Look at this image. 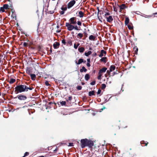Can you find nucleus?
<instances>
[{
  "label": "nucleus",
  "instance_id": "nucleus-1",
  "mask_svg": "<svg viewBox=\"0 0 157 157\" xmlns=\"http://www.w3.org/2000/svg\"><path fill=\"white\" fill-rule=\"evenodd\" d=\"M33 88L32 86L29 87L25 85H17L15 88L14 92L16 94L25 91H27L28 90H32Z\"/></svg>",
  "mask_w": 157,
  "mask_h": 157
},
{
  "label": "nucleus",
  "instance_id": "nucleus-2",
  "mask_svg": "<svg viewBox=\"0 0 157 157\" xmlns=\"http://www.w3.org/2000/svg\"><path fill=\"white\" fill-rule=\"evenodd\" d=\"M80 144L82 148H83L86 147H88L89 148H92L94 145V143L91 140L86 138L80 140Z\"/></svg>",
  "mask_w": 157,
  "mask_h": 157
},
{
  "label": "nucleus",
  "instance_id": "nucleus-3",
  "mask_svg": "<svg viewBox=\"0 0 157 157\" xmlns=\"http://www.w3.org/2000/svg\"><path fill=\"white\" fill-rule=\"evenodd\" d=\"M66 26L67 27V29L69 31H71L74 29V26L69 23H66Z\"/></svg>",
  "mask_w": 157,
  "mask_h": 157
},
{
  "label": "nucleus",
  "instance_id": "nucleus-4",
  "mask_svg": "<svg viewBox=\"0 0 157 157\" xmlns=\"http://www.w3.org/2000/svg\"><path fill=\"white\" fill-rule=\"evenodd\" d=\"M76 1L75 0H73L70 2L67 5V8L70 9L72 7L75 3Z\"/></svg>",
  "mask_w": 157,
  "mask_h": 157
},
{
  "label": "nucleus",
  "instance_id": "nucleus-5",
  "mask_svg": "<svg viewBox=\"0 0 157 157\" xmlns=\"http://www.w3.org/2000/svg\"><path fill=\"white\" fill-rule=\"evenodd\" d=\"M17 98L20 100H25L27 99V97L25 95H19L17 96Z\"/></svg>",
  "mask_w": 157,
  "mask_h": 157
},
{
  "label": "nucleus",
  "instance_id": "nucleus-6",
  "mask_svg": "<svg viewBox=\"0 0 157 157\" xmlns=\"http://www.w3.org/2000/svg\"><path fill=\"white\" fill-rule=\"evenodd\" d=\"M70 23L75 25L76 23V17H73L71 18L70 19Z\"/></svg>",
  "mask_w": 157,
  "mask_h": 157
},
{
  "label": "nucleus",
  "instance_id": "nucleus-7",
  "mask_svg": "<svg viewBox=\"0 0 157 157\" xmlns=\"http://www.w3.org/2000/svg\"><path fill=\"white\" fill-rule=\"evenodd\" d=\"M106 18L107 21L109 23H111L113 20V18L111 16H110L109 17H106Z\"/></svg>",
  "mask_w": 157,
  "mask_h": 157
},
{
  "label": "nucleus",
  "instance_id": "nucleus-8",
  "mask_svg": "<svg viewBox=\"0 0 157 157\" xmlns=\"http://www.w3.org/2000/svg\"><path fill=\"white\" fill-rule=\"evenodd\" d=\"M120 7V12H121L122 10L124 9L127 8L125 4H122L121 5L119 6Z\"/></svg>",
  "mask_w": 157,
  "mask_h": 157
},
{
  "label": "nucleus",
  "instance_id": "nucleus-9",
  "mask_svg": "<svg viewBox=\"0 0 157 157\" xmlns=\"http://www.w3.org/2000/svg\"><path fill=\"white\" fill-rule=\"evenodd\" d=\"M107 68L105 67H104L102 68L98 72V73L101 74L102 75V74L105 72L107 70Z\"/></svg>",
  "mask_w": 157,
  "mask_h": 157
},
{
  "label": "nucleus",
  "instance_id": "nucleus-10",
  "mask_svg": "<svg viewBox=\"0 0 157 157\" xmlns=\"http://www.w3.org/2000/svg\"><path fill=\"white\" fill-rule=\"evenodd\" d=\"M53 46L54 49H57L59 48V43L58 42H55L53 44Z\"/></svg>",
  "mask_w": 157,
  "mask_h": 157
},
{
  "label": "nucleus",
  "instance_id": "nucleus-11",
  "mask_svg": "<svg viewBox=\"0 0 157 157\" xmlns=\"http://www.w3.org/2000/svg\"><path fill=\"white\" fill-rule=\"evenodd\" d=\"M106 54V51H105L104 50H101V52L100 54L99 55V57H101L103 56V54Z\"/></svg>",
  "mask_w": 157,
  "mask_h": 157
},
{
  "label": "nucleus",
  "instance_id": "nucleus-12",
  "mask_svg": "<svg viewBox=\"0 0 157 157\" xmlns=\"http://www.w3.org/2000/svg\"><path fill=\"white\" fill-rule=\"evenodd\" d=\"M83 62V59L82 58L78 60V62H77L76 60H75V62L76 63V64L79 65L82 63Z\"/></svg>",
  "mask_w": 157,
  "mask_h": 157
},
{
  "label": "nucleus",
  "instance_id": "nucleus-13",
  "mask_svg": "<svg viewBox=\"0 0 157 157\" xmlns=\"http://www.w3.org/2000/svg\"><path fill=\"white\" fill-rule=\"evenodd\" d=\"M107 58L106 57H102L100 59L101 62H103L105 63L107 61Z\"/></svg>",
  "mask_w": 157,
  "mask_h": 157
},
{
  "label": "nucleus",
  "instance_id": "nucleus-14",
  "mask_svg": "<svg viewBox=\"0 0 157 157\" xmlns=\"http://www.w3.org/2000/svg\"><path fill=\"white\" fill-rule=\"evenodd\" d=\"M72 99V96H70L69 97L68 99H67L66 101L67 104H70L71 103V100Z\"/></svg>",
  "mask_w": 157,
  "mask_h": 157
},
{
  "label": "nucleus",
  "instance_id": "nucleus-15",
  "mask_svg": "<svg viewBox=\"0 0 157 157\" xmlns=\"http://www.w3.org/2000/svg\"><path fill=\"white\" fill-rule=\"evenodd\" d=\"M79 15L78 16L80 18H82L84 17V13L82 11H79L78 12Z\"/></svg>",
  "mask_w": 157,
  "mask_h": 157
},
{
  "label": "nucleus",
  "instance_id": "nucleus-16",
  "mask_svg": "<svg viewBox=\"0 0 157 157\" xmlns=\"http://www.w3.org/2000/svg\"><path fill=\"white\" fill-rule=\"evenodd\" d=\"M30 76L31 78V79L33 80H35L36 78V75L34 74H30Z\"/></svg>",
  "mask_w": 157,
  "mask_h": 157
},
{
  "label": "nucleus",
  "instance_id": "nucleus-17",
  "mask_svg": "<svg viewBox=\"0 0 157 157\" xmlns=\"http://www.w3.org/2000/svg\"><path fill=\"white\" fill-rule=\"evenodd\" d=\"M87 71L86 69L85 68V67L83 66L82 67V68L80 69V72L82 73L83 72H86Z\"/></svg>",
  "mask_w": 157,
  "mask_h": 157
},
{
  "label": "nucleus",
  "instance_id": "nucleus-18",
  "mask_svg": "<svg viewBox=\"0 0 157 157\" xmlns=\"http://www.w3.org/2000/svg\"><path fill=\"white\" fill-rule=\"evenodd\" d=\"M93 95L95 96L94 91L93 90L90 91L89 92V96H91Z\"/></svg>",
  "mask_w": 157,
  "mask_h": 157
},
{
  "label": "nucleus",
  "instance_id": "nucleus-19",
  "mask_svg": "<svg viewBox=\"0 0 157 157\" xmlns=\"http://www.w3.org/2000/svg\"><path fill=\"white\" fill-rule=\"evenodd\" d=\"M116 67L114 65H112L110 66L109 68L110 71H112L113 70H115Z\"/></svg>",
  "mask_w": 157,
  "mask_h": 157
},
{
  "label": "nucleus",
  "instance_id": "nucleus-20",
  "mask_svg": "<svg viewBox=\"0 0 157 157\" xmlns=\"http://www.w3.org/2000/svg\"><path fill=\"white\" fill-rule=\"evenodd\" d=\"M84 50H85V49L83 47H81L80 48L79 47L78 48V51L81 53L83 52H84Z\"/></svg>",
  "mask_w": 157,
  "mask_h": 157
},
{
  "label": "nucleus",
  "instance_id": "nucleus-21",
  "mask_svg": "<svg viewBox=\"0 0 157 157\" xmlns=\"http://www.w3.org/2000/svg\"><path fill=\"white\" fill-rule=\"evenodd\" d=\"M90 78V76L89 74H86L85 76V79L86 81H88Z\"/></svg>",
  "mask_w": 157,
  "mask_h": 157
},
{
  "label": "nucleus",
  "instance_id": "nucleus-22",
  "mask_svg": "<svg viewBox=\"0 0 157 157\" xmlns=\"http://www.w3.org/2000/svg\"><path fill=\"white\" fill-rule=\"evenodd\" d=\"M129 21V19L128 17H126L125 21V25H127L128 24Z\"/></svg>",
  "mask_w": 157,
  "mask_h": 157
},
{
  "label": "nucleus",
  "instance_id": "nucleus-23",
  "mask_svg": "<svg viewBox=\"0 0 157 157\" xmlns=\"http://www.w3.org/2000/svg\"><path fill=\"white\" fill-rule=\"evenodd\" d=\"M89 39L90 40H94L95 39V37L93 35H91L89 36Z\"/></svg>",
  "mask_w": 157,
  "mask_h": 157
},
{
  "label": "nucleus",
  "instance_id": "nucleus-24",
  "mask_svg": "<svg viewBox=\"0 0 157 157\" xmlns=\"http://www.w3.org/2000/svg\"><path fill=\"white\" fill-rule=\"evenodd\" d=\"M83 37V34L82 33H79L77 35V38L79 39H81Z\"/></svg>",
  "mask_w": 157,
  "mask_h": 157
},
{
  "label": "nucleus",
  "instance_id": "nucleus-25",
  "mask_svg": "<svg viewBox=\"0 0 157 157\" xmlns=\"http://www.w3.org/2000/svg\"><path fill=\"white\" fill-rule=\"evenodd\" d=\"M128 29L129 30H132L133 29V26L132 24H128L127 25Z\"/></svg>",
  "mask_w": 157,
  "mask_h": 157
},
{
  "label": "nucleus",
  "instance_id": "nucleus-26",
  "mask_svg": "<svg viewBox=\"0 0 157 157\" xmlns=\"http://www.w3.org/2000/svg\"><path fill=\"white\" fill-rule=\"evenodd\" d=\"M92 53V52L91 51H89L88 52H85L84 53V55L86 56H88L89 55H90Z\"/></svg>",
  "mask_w": 157,
  "mask_h": 157
},
{
  "label": "nucleus",
  "instance_id": "nucleus-27",
  "mask_svg": "<svg viewBox=\"0 0 157 157\" xmlns=\"http://www.w3.org/2000/svg\"><path fill=\"white\" fill-rule=\"evenodd\" d=\"M16 81L15 79L13 78H11L9 81V83L10 84H12L13 83H14Z\"/></svg>",
  "mask_w": 157,
  "mask_h": 157
},
{
  "label": "nucleus",
  "instance_id": "nucleus-28",
  "mask_svg": "<svg viewBox=\"0 0 157 157\" xmlns=\"http://www.w3.org/2000/svg\"><path fill=\"white\" fill-rule=\"evenodd\" d=\"M31 70H30V69L29 68H28V67H27V69H26V72L29 75H30V74H31Z\"/></svg>",
  "mask_w": 157,
  "mask_h": 157
},
{
  "label": "nucleus",
  "instance_id": "nucleus-29",
  "mask_svg": "<svg viewBox=\"0 0 157 157\" xmlns=\"http://www.w3.org/2000/svg\"><path fill=\"white\" fill-rule=\"evenodd\" d=\"M133 50L134 51L135 53L136 54H137V52L138 51V48L136 46L134 48Z\"/></svg>",
  "mask_w": 157,
  "mask_h": 157
},
{
  "label": "nucleus",
  "instance_id": "nucleus-30",
  "mask_svg": "<svg viewBox=\"0 0 157 157\" xmlns=\"http://www.w3.org/2000/svg\"><path fill=\"white\" fill-rule=\"evenodd\" d=\"M81 27L80 26L78 27L77 26H74V29H75L77 30H79L80 29Z\"/></svg>",
  "mask_w": 157,
  "mask_h": 157
},
{
  "label": "nucleus",
  "instance_id": "nucleus-31",
  "mask_svg": "<svg viewBox=\"0 0 157 157\" xmlns=\"http://www.w3.org/2000/svg\"><path fill=\"white\" fill-rule=\"evenodd\" d=\"M9 6L8 5V4H5L3 5V7L5 9H9Z\"/></svg>",
  "mask_w": 157,
  "mask_h": 157
},
{
  "label": "nucleus",
  "instance_id": "nucleus-32",
  "mask_svg": "<svg viewBox=\"0 0 157 157\" xmlns=\"http://www.w3.org/2000/svg\"><path fill=\"white\" fill-rule=\"evenodd\" d=\"M106 87V85L105 84H101V89L102 90H104L105 89Z\"/></svg>",
  "mask_w": 157,
  "mask_h": 157
},
{
  "label": "nucleus",
  "instance_id": "nucleus-33",
  "mask_svg": "<svg viewBox=\"0 0 157 157\" xmlns=\"http://www.w3.org/2000/svg\"><path fill=\"white\" fill-rule=\"evenodd\" d=\"M67 43L70 46L72 45V42L71 40L67 41Z\"/></svg>",
  "mask_w": 157,
  "mask_h": 157
},
{
  "label": "nucleus",
  "instance_id": "nucleus-34",
  "mask_svg": "<svg viewBox=\"0 0 157 157\" xmlns=\"http://www.w3.org/2000/svg\"><path fill=\"white\" fill-rule=\"evenodd\" d=\"M98 79L100 80L101 79V76L102 75V74L98 73Z\"/></svg>",
  "mask_w": 157,
  "mask_h": 157
},
{
  "label": "nucleus",
  "instance_id": "nucleus-35",
  "mask_svg": "<svg viewBox=\"0 0 157 157\" xmlns=\"http://www.w3.org/2000/svg\"><path fill=\"white\" fill-rule=\"evenodd\" d=\"M60 103L62 105H65L66 104V102L65 101H62L60 102Z\"/></svg>",
  "mask_w": 157,
  "mask_h": 157
},
{
  "label": "nucleus",
  "instance_id": "nucleus-36",
  "mask_svg": "<svg viewBox=\"0 0 157 157\" xmlns=\"http://www.w3.org/2000/svg\"><path fill=\"white\" fill-rule=\"evenodd\" d=\"M79 45V43H78L77 44V45H76V44H74V48L75 49H77L78 48V46Z\"/></svg>",
  "mask_w": 157,
  "mask_h": 157
},
{
  "label": "nucleus",
  "instance_id": "nucleus-37",
  "mask_svg": "<svg viewBox=\"0 0 157 157\" xmlns=\"http://www.w3.org/2000/svg\"><path fill=\"white\" fill-rule=\"evenodd\" d=\"M148 143H145V142L144 141H142L140 142L141 144H145V145L146 146H147V145Z\"/></svg>",
  "mask_w": 157,
  "mask_h": 157
},
{
  "label": "nucleus",
  "instance_id": "nucleus-38",
  "mask_svg": "<svg viewBox=\"0 0 157 157\" xmlns=\"http://www.w3.org/2000/svg\"><path fill=\"white\" fill-rule=\"evenodd\" d=\"M82 87L81 86H78L77 87V89L78 90H80L82 89Z\"/></svg>",
  "mask_w": 157,
  "mask_h": 157
},
{
  "label": "nucleus",
  "instance_id": "nucleus-39",
  "mask_svg": "<svg viewBox=\"0 0 157 157\" xmlns=\"http://www.w3.org/2000/svg\"><path fill=\"white\" fill-rule=\"evenodd\" d=\"M0 11H2V12H4L5 11V9L3 7H0Z\"/></svg>",
  "mask_w": 157,
  "mask_h": 157
},
{
  "label": "nucleus",
  "instance_id": "nucleus-40",
  "mask_svg": "<svg viewBox=\"0 0 157 157\" xmlns=\"http://www.w3.org/2000/svg\"><path fill=\"white\" fill-rule=\"evenodd\" d=\"M67 7H62L61 8V9L63 10V11H66L67 10Z\"/></svg>",
  "mask_w": 157,
  "mask_h": 157
},
{
  "label": "nucleus",
  "instance_id": "nucleus-41",
  "mask_svg": "<svg viewBox=\"0 0 157 157\" xmlns=\"http://www.w3.org/2000/svg\"><path fill=\"white\" fill-rule=\"evenodd\" d=\"M23 46L24 47H27L28 46V44L26 42H24L23 43Z\"/></svg>",
  "mask_w": 157,
  "mask_h": 157
},
{
  "label": "nucleus",
  "instance_id": "nucleus-42",
  "mask_svg": "<svg viewBox=\"0 0 157 157\" xmlns=\"http://www.w3.org/2000/svg\"><path fill=\"white\" fill-rule=\"evenodd\" d=\"M95 82H96L95 81H92V82H91L90 83V85H94L95 84Z\"/></svg>",
  "mask_w": 157,
  "mask_h": 157
},
{
  "label": "nucleus",
  "instance_id": "nucleus-43",
  "mask_svg": "<svg viewBox=\"0 0 157 157\" xmlns=\"http://www.w3.org/2000/svg\"><path fill=\"white\" fill-rule=\"evenodd\" d=\"M45 84L46 86H49L50 85V84H49L48 82V81H46L45 82Z\"/></svg>",
  "mask_w": 157,
  "mask_h": 157
},
{
  "label": "nucleus",
  "instance_id": "nucleus-44",
  "mask_svg": "<svg viewBox=\"0 0 157 157\" xmlns=\"http://www.w3.org/2000/svg\"><path fill=\"white\" fill-rule=\"evenodd\" d=\"M62 43L65 45L66 44V40L64 39H63L62 41Z\"/></svg>",
  "mask_w": 157,
  "mask_h": 157
},
{
  "label": "nucleus",
  "instance_id": "nucleus-45",
  "mask_svg": "<svg viewBox=\"0 0 157 157\" xmlns=\"http://www.w3.org/2000/svg\"><path fill=\"white\" fill-rule=\"evenodd\" d=\"M110 72L111 71H110V70L109 71L107 70V73L108 74V75H109V77H110Z\"/></svg>",
  "mask_w": 157,
  "mask_h": 157
},
{
  "label": "nucleus",
  "instance_id": "nucleus-46",
  "mask_svg": "<svg viewBox=\"0 0 157 157\" xmlns=\"http://www.w3.org/2000/svg\"><path fill=\"white\" fill-rule=\"evenodd\" d=\"M77 24L79 26H81L82 25V23L79 21L77 22Z\"/></svg>",
  "mask_w": 157,
  "mask_h": 157
},
{
  "label": "nucleus",
  "instance_id": "nucleus-47",
  "mask_svg": "<svg viewBox=\"0 0 157 157\" xmlns=\"http://www.w3.org/2000/svg\"><path fill=\"white\" fill-rule=\"evenodd\" d=\"M29 153L28 152H26L25 153V154H24V157H23L28 155H29Z\"/></svg>",
  "mask_w": 157,
  "mask_h": 157
},
{
  "label": "nucleus",
  "instance_id": "nucleus-48",
  "mask_svg": "<svg viewBox=\"0 0 157 157\" xmlns=\"http://www.w3.org/2000/svg\"><path fill=\"white\" fill-rule=\"evenodd\" d=\"M113 7L114 11L116 12H117V9L114 6H113Z\"/></svg>",
  "mask_w": 157,
  "mask_h": 157
},
{
  "label": "nucleus",
  "instance_id": "nucleus-49",
  "mask_svg": "<svg viewBox=\"0 0 157 157\" xmlns=\"http://www.w3.org/2000/svg\"><path fill=\"white\" fill-rule=\"evenodd\" d=\"M101 90L100 89H98L97 92V94H99L101 93Z\"/></svg>",
  "mask_w": 157,
  "mask_h": 157
},
{
  "label": "nucleus",
  "instance_id": "nucleus-50",
  "mask_svg": "<svg viewBox=\"0 0 157 157\" xmlns=\"http://www.w3.org/2000/svg\"><path fill=\"white\" fill-rule=\"evenodd\" d=\"M83 33H84V36H86V37H87V33L86 32H84Z\"/></svg>",
  "mask_w": 157,
  "mask_h": 157
},
{
  "label": "nucleus",
  "instance_id": "nucleus-51",
  "mask_svg": "<svg viewBox=\"0 0 157 157\" xmlns=\"http://www.w3.org/2000/svg\"><path fill=\"white\" fill-rule=\"evenodd\" d=\"M110 14V13H106L105 14V16L106 17H107V16L109 15Z\"/></svg>",
  "mask_w": 157,
  "mask_h": 157
},
{
  "label": "nucleus",
  "instance_id": "nucleus-52",
  "mask_svg": "<svg viewBox=\"0 0 157 157\" xmlns=\"http://www.w3.org/2000/svg\"><path fill=\"white\" fill-rule=\"evenodd\" d=\"M64 11H60V13L61 15H63V14H64Z\"/></svg>",
  "mask_w": 157,
  "mask_h": 157
},
{
  "label": "nucleus",
  "instance_id": "nucleus-53",
  "mask_svg": "<svg viewBox=\"0 0 157 157\" xmlns=\"http://www.w3.org/2000/svg\"><path fill=\"white\" fill-rule=\"evenodd\" d=\"M86 65L87 66V67H90V63H87Z\"/></svg>",
  "mask_w": 157,
  "mask_h": 157
},
{
  "label": "nucleus",
  "instance_id": "nucleus-54",
  "mask_svg": "<svg viewBox=\"0 0 157 157\" xmlns=\"http://www.w3.org/2000/svg\"><path fill=\"white\" fill-rule=\"evenodd\" d=\"M118 73L116 72H113V75H112V76H113L114 75L116 74H118Z\"/></svg>",
  "mask_w": 157,
  "mask_h": 157
},
{
  "label": "nucleus",
  "instance_id": "nucleus-55",
  "mask_svg": "<svg viewBox=\"0 0 157 157\" xmlns=\"http://www.w3.org/2000/svg\"><path fill=\"white\" fill-rule=\"evenodd\" d=\"M73 143H69V146H73Z\"/></svg>",
  "mask_w": 157,
  "mask_h": 157
},
{
  "label": "nucleus",
  "instance_id": "nucleus-56",
  "mask_svg": "<svg viewBox=\"0 0 157 157\" xmlns=\"http://www.w3.org/2000/svg\"><path fill=\"white\" fill-rule=\"evenodd\" d=\"M93 56H97V53L96 52H95L93 54Z\"/></svg>",
  "mask_w": 157,
  "mask_h": 157
},
{
  "label": "nucleus",
  "instance_id": "nucleus-57",
  "mask_svg": "<svg viewBox=\"0 0 157 157\" xmlns=\"http://www.w3.org/2000/svg\"><path fill=\"white\" fill-rule=\"evenodd\" d=\"M98 18H99V16H98L99 12L100 11V12H101V11H99V9H98Z\"/></svg>",
  "mask_w": 157,
  "mask_h": 157
},
{
  "label": "nucleus",
  "instance_id": "nucleus-58",
  "mask_svg": "<svg viewBox=\"0 0 157 157\" xmlns=\"http://www.w3.org/2000/svg\"><path fill=\"white\" fill-rule=\"evenodd\" d=\"M87 63H90V59H87Z\"/></svg>",
  "mask_w": 157,
  "mask_h": 157
},
{
  "label": "nucleus",
  "instance_id": "nucleus-59",
  "mask_svg": "<svg viewBox=\"0 0 157 157\" xmlns=\"http://www.w3.org/2000/svg\"><path fill=\"white\" fill-rule=\"evenodd\" d=\"M12 14L11 15V17H12V18H14V16H13V12H12Z\"/></svg>",
  "mask_w": 157,
  "mask_h": 157
},
{
  "label": "nucleus",
  "instance_id": "nucleus-60",
  "mask_svg": "<svg viewBox=\"0 0 157 157\" xmlns=\"http://www.w3.org/2000/svg\"><path fill=\"white\" fill-rule=\"evenodd\" d=\"M58 150V149L56 148L54 150V151L55 152H56Z\"/></svg>",
  "mask_w": 157,
  "mask_h": 157
},
{
  "label": "nucleus",
  "instance_id": "nucleus-61",
  "mask_svg": "<svg viewBox=\"0 0 157 157\" xmlns=\"http://www.w3.org/2000/svg\"><path fill=\"white\" fill-rule=\"evenodd\" d=\"M53 103L52 102H50L48 103V104L51 105L52 104H53Z\"/></svg>",
  "mask_w": 157,
  "mask_h": 157
},
{
  "label": "nucleus",
  "instance_id": "nucleus-62",
  "mask_svg": "<svg viewBox=\"0 0 157 157\" xmlns=\"http://www.w3.org/2000/svg\"><path fill=\"white\" fill-rule=\"evenodd\" d=\"M105 109V107H104L103 108L101 109V110H103V109Z\"/></svg>",
  "mask_w": 157,
  "mask_h": 157
},
{
  "label": "nucleus",
  "instance_id": "nucleus-63",
  "mask_svg": "<svg viewBox=\"0 0 157 157\" xmlns=\"http://www.w3.org/2000/svg\"><path fill=\"white\" fill-rule=\"evenodd\" d=\"M151 17V15L148 16H147V17Z\"/></svg>",
  "mask_w": 157,
  "mask_h": 157
},
{
  "label": "nucleus",
  "instance_id": "nucleus-64",
  "mask_svg": "<svg viewBox=\"0 0 157 157\" xmlns=\"http://www.w3.org/2000/svg\"><path fill=\"white\" fill-rule=\"evenodd\" d=\"M153 15H157V13H153Z\"/></svg>",
  "mask_w": 157,
  "mask_h": 157
}]
</instances>
